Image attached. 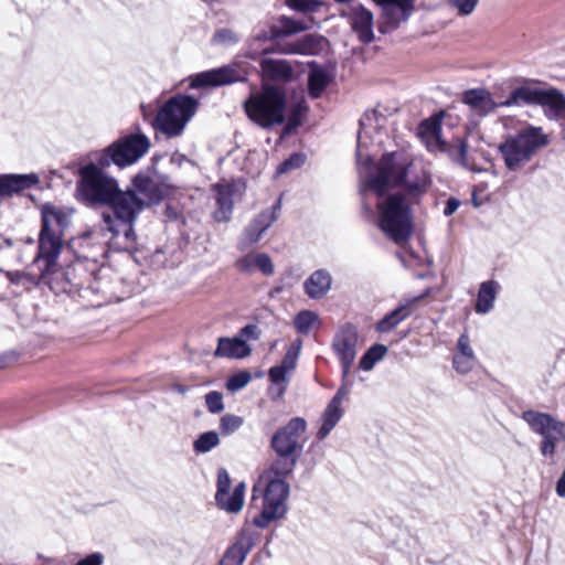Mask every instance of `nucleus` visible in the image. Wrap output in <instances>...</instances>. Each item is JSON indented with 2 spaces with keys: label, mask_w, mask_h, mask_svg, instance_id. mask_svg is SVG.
<instances>
[{
  "label": "nucleus",
  "mask_w": 565,
  "mask_h": 565,
  "mask_svg": "<svg viewBox=\"0 0 565 565\" xmlns=\"http://www.w3.org/2000/svg\"><path fill=\"white\" fill-rule=\"evenodd\" d=\"M360 343L358 327L351 322L342 324L332 340V350L338 358L344 377L350 375Z\"/></svg>",
  "instance_id": "obj_12"
},
{
  "label": "nucleus",
  "mask_w": 565,
  "mask_h": 565,
  "mask_svg": "<svg viewBox=\"0 0 565 565\" xmlns=\"http://www.w3.org/2000/svg\"><path fill=\"white\" fill-rule=\"evenodd\" d=\"M386 122V117L379 114L376 110L366 111L360 119V129L358 134V150L356 158L361 162L363 158L365 161H370L367 154L364 156V149H367L370 145H376L382 147L384 143L382 129Z\"/></svg>",
  "instance_id": "obj_14"
},
{
  "label": "nucleus",
  "mask_w": 565,
  "mask_h": 565,
  "mask_svg": "<svg viewBox=\"0 0 565 565\" xmlns=\"http://www.w3.org/2000/svg\"><path fill=\"white\" fill-rule=\"evenodd\" d=\"M313 18L294 19L287 15H280L274 25V35L279 38L291 36L311 29Z\"/></svg>",
  "instance_id": "obj_28"
},
{
  "label": "nucleus",
  "mask_w": 565,
  "mask_h": 565,
  "mask_svg": "<svg viewBox=\"0 0 565 565\" xmlns=\"http://www.w3.org/2000/svg\"><path fill=\"white\" fill-rule=\"evenodd\" d=\"M221 440L218 434L214 430H209L199 435L193 443V450L196 454H206L217 447Z\"/></svg>",
  "instance_id": "obj_40"
},
{
  "label": "nucleus",
  "mask_w": 565,
  "mask_h": 565,
  "mask_svg": "<svg viewBox=\"0 0 565 565\" xmlns=\"http://www.w3.org/2000/svg\"><path fill=\"white\" fill-rule=\"evenodd\" d=\"M330 78L321 67H313L308 76V92L312 98H319L327 88Z\"/></svg>",
  "instance_id": "obj_36"
},
{
  "label": "nucleus",
  "mask_w": 565,
  "mask_h": 565,
  "mask_svg": "<svg viewBox=\"0 0 565 565\" xmlns=\"http://www.w3.org/2000/svg\"><path fill=\"white\" fill-rule=\"evenodd\" d=\"M205 405L210 413L220 414L224 411L223 394L218 391H211L205 395Z\"/></svg>",
  "instance_id": "obj_45"
},
{
  "label": "nucleus",
  "mask_w": 565,
  "mask_h": 565,
  "mask_svg": "<svg viewBox=\"0 0 565 565\" xmlns=\"http://www.w3.org/2000/svg\"><path fill=\"white\" fill-rule=\"evenodd\" d=\"M77 190L92 205L108 206L103 212L99 230L109 250L135 253L138 250L135 223L140 214L141 201L130 188L121 190L118 181L106 174L95 163L79 170Z\"/></svg>",
  "instance_id": "obj_1"
},
{
  "label": "nucleus",
  "mask_w": 565,
  "mask_h": 565,
  "mask_svg": "<svg viewBox=\"0 0 565 565\" xmlns=\"http://www.w3.org/2000/svg\"><path fill=\"white\" fill-rule=\"evenodd\" d=\"M256 268L266 276H270L275 271L271 258L265 253H256Z\"/></svg>",
  "instance_id": "obj_50"
},
{
  "label": "nucleus",
  "mask_w": 565,
  "mask_h": 565,
  "mask_svg": "<svg viewBox=\"0 0 565 565\" xmlns=\"http://www.w3.org/2000/svg\"><path fill=\"white\" fill-rule=\"evenodd\" d=\"M244 491L245 484L239 483L235 487L232 493L226 492L224 493V497L215 499L216 503L222 510H225L226 512L237 513L243 508Z\"/></svg>",
  "instance_id": "obj_35"
},
{
  "label": "nucleus",
  "mask_w": 565,
  "mask_h": 565,
  "mask_svg": "<svg viewBox=\"0 0 565 565\" xmlns=\"http://www.w3.org/2000/svg\"><path fill=\"white\" fill-rule=\"evenodd\" d=\"M318 320L319 316L316 312L303 310L295 317L294 323L299 333L307 334Z\"/></svg>",
  "instance_id": "obj_41"
},
{
  "label": "nucleus",
  "mask_w": 565,
  "mask_h": 565,
  "mask_svg": "<svg viewBox=\"0 0 565 565\" xmlns=\"http://www.w3.org/2000/svg\"><path fill=\"white\" fill-rule=\"evenodd\" d=\"M236 268L242 273H252L256 268V254H247L236 260Z\"/></svg>",
  "instance_id": "obj_54"
},
{
  "label": "nucleus",
  "mask_w": 565,
  "mask_h": 565,
  "mask_svg": "<svg viewBox=\"0 0 565 565\" xmlns=\"http://www.w3.org/2000/svg\"><path fill=\"white\" fill-rule=\"evenodd\" d=\"M9 355L4 354L2 356H0V369L2 367H6L7 366V360H8Z\"/></svg>",
  "instance_id": "obj_63"
},
{
  "label": "nucleus",
  "mask_w": 565,
  "mask_h": 565,
  "mask_svg": "<svg viewBox=\"0 0 565 565\" xmlns=\"http://www.w3.org/2000/svg\"><path fill=\"white\" fill-rule=\"evenodd\" d=\"M499 289L500 285L495 280H487L480 285L475 307L478 313L484 315L492 310Z\"/></svg>",
  "instance_id": "obj_33"
},
{
  "label": "nucleus",
  "mask_w": 565,
  "mask_h": 565,
  "mask_svg": "<svg viewBox=\"0 0 565 565\" xmlns=\"http://www.w3.org/2000/svg\"><path fill=\"white\" fill-rule=\"evenodd\" d=\"M300 457L292 455H277L270 467L263 473L264 478L286 480L295 470Z\"/></svg>",
  "instance_id": "obj_30"
},
{
  "label": "nucleus",
  "mask_w": 565,
  "mask_h": 565,
  "mask_svg": "<svg viewBox=\"0 0 565 565\" xmlns=\"http://www.w3.org/2000/svg\"><path fill=\"white\" fill-rule=\"evenodd\" d=\"M307 423L302 417L291 418L271 437L270 446L276 455H292L301 457L305 443Z\"/></svg>",
  "instance_id": "obj_11"
},
{
  "label": "nucleus",
  "mask_w": 565,
  "mask_h": 565,
  "mask_svg": "<svg viewBox=\"0 0 565 565\" xmlns=\"http://www.w3.org/2000/svg\"><path fill=\"white\" fill-rule=\"evenodd\" d=\"M402 194H392L377 203L380 210V228L396 244L405 243L413 232V220L409 203Z\"/></svg>",
  "instance_id": "obj_6"
},
{
  "label": "nucleus",
  "mask_w": 565,
  "mask_h": 565,
  "mask_svg": "<svg viewBox=\"0 0 565 565\" xmlns=\"http://www.w3.org/2000/svg\"><path fill=\"white\" fill-rule=\"evenodd\" d=\"M250 381V374L247 372H239L234 375H232L227 383L226 387L228 391L236 392L238 390H242L245 387L248 382Z\"/></svg>",
  "instance_id": "obj_48"
},
{
  "label": "nucleus",
  "mask_w": 565,
  "mask_h": 565,
  "mask_svg": "<svg viewBox=\"0 0 565 565\" xmlns=\"http://www.w3.org/2000/svg\"><path fill=\"white\" fill-rule=\"evenodd\" d=\"M280 210L281 198H279L270 209L262 211L258 215L254 217V220L252 221L254 223V226H257L258 230L264 234L278 218Z\"/></svg>",
  "instance_id": "obj_39"
},
{
  "label": "nucleus",
  "mask_w": 565,
  "mask_h": 565,
  "mask_svg": "<svg viewBox=\"0 0 565 565\" xmlns=\"http://www.w3.org/2000/svg\"><path fill=\"white\" fill-rule=\"evenodd\" d=\"M386 353L387 348L384 344H373L360 359L359 369L365 372L371 371L374 365L385 356Z\"/></svg>",
  "instance_id": "obj_38"
},
{
  "label": "nucleus",
  "mask_w": 565,
  "mask_h": 565,
  "mask_svg": "<svg viewBox=\"0 0 565 565\" xmlns=\"http://www.w3.org/2000/svg\"><path fill=\"white\" fill-rule=\"evenodd\" d=\"M131 193L141 201L140 213L149 205L158 203L164 196L160 184L152 178L145 174H137L132 179Z\"/></svg>",
  "instance_id": "obj_17"
},
{
  "label": "nucleus",
  "mask_w": 565,
  "mask_h": 565,
  "mask_svg": "<svg viewBox=\"0 0 565 565\" xmlns=\"http://www.w3.org/2000/svg\"><path fill=\"white\" fill-rule=\"evenodd\" d=\"M428 185L429 175L423 167L415 164L406 152L393 151L383 154L374 173L365 179L361 194L364 200L369 190L383 196L387 188H401L405 196L417 200Z\"/></svg>",
  "instance_id": "obj_3"
},
{
  "label": "nucleus",
  "mask_w": 565,
  "mask_h": 565,
  "mask_svg": "<svg viewBox=\"0 0 565 565\" xmlns=\"http://www.w3.org/2000/svg\"><path fill=\"white\" fill-rule=\"evenodd\" d=\"M418 134L429 151H439L446 147L441 138V121L437 117L424 120L418 127Z\"/></svg>",
  "instance_id": "obj_25"
},
{
  "label": "nucleus",
  "mask_w": 565,
  "mask_h": 565,
  "mask_svg": "<svg viewBox=\"0 0 565 565\" xmlns=\"http://www.w3.org/2000/svg\"><path fill=\"white\" fill-rule=\"evenodd\" d=\"M343 414L344 409L342 407L328 404L321 416V427L317 433V437L319 439H324L340 422Z\"/></svg>",
  "instance_id": "obj_34"
},
{
  "label": "nucleus",
  "mask_w": 565,
  "mask_h": 565,
  "mask_svg": "<svg viewBox=\"0 0 565 565\" xmlns=\"http://www.w3.org/2000/svg\"><path fill=\"white\" fill-rule=\"evenodd\" d=\"M476 362H477L476 356L468 358V356H463V355H455L452 364L457 372H459L461 374H467L468 372H470L473 369Z\"/></svg>",
  "instance_id": "obj_49"
},
{
  "label": "nucleus",
  "mask_w": 565,
  "mask_h": 565,
  "mask_svg": "<svg viewBox=\"0 0 565 565\" xmlns=\"http://www.w3.org/2000/svg\"><path fill=\"white\" fill-rule=\"evenodd\" d=\"M247 71L238 63H231L222 67L198 73L191 76L190 88H201L206 86H223L236 82L247 81Z\"/></svg>",
  "instance_id": "obj_13"
},
{
  "label": "nucleus",
  "mask_w": 565,
  "mask_h": 565,
  "mask_svg": "<svg viewBox=\"0 0 565 565\" xmlns=\"http://www.w3.org/2000/svg\"><path fill=\"white\" fill-rule=\"evenodd\" d=\"M104 556L102 553H92L79 559L75 565H103Z\"/></svg>",
  "instance_id": "obj_58"
},
{
  "label": "nucleus",
  "mask_w": 565,
  "mask_h": 565,
  "mask_svg": "<svg viewBox=\"0 0 565 565\" xmlns=\"http://www.w3.org/2000/svg\"><path fill=\"white\" fill-rule=\"evenodd\" d=\"M298 355L299 347L296 349L289 348L281 363L269 369L268 377L271 382V386L269 387V395L271 399L279 401L285 395L288 386L287 374L295 370Z\"/></svg>",
  "instance_id": "obj_15"
},
{
  "label": "nucleus",
  "mask_w": 565,
  "mask_h": 565,
  "mask_svg": "<svg viewBox=\"0 0 565 565\" xmlns=\"http://www.w3.org/2000/svg\"><path fill=\"white\" fill-rule=\"evenodd\" d=\"M287 4L299 12H307L313 9L315 0H287Z\"/></svg>",
  "instance_id": "obj_56"
},
{
  "label": "nucleus",
  "mask_w": 565,
  "mask_h": 565,
  "mask_svg": "<svg viewBox=\"0 0 565 565\" xmlns=\"http://www.w3.org/2000/svg\"><path fill=\"white\" fill-rule=\"evenodd\" d=\"M347 17L352 30L363 43H371L374 40L373 13L362 4L350 7Z\"/></svg>",
  "instance_id": "obj_18"
},
{
  "label": "nucleus",
  "mask_w": 565,
  "mask_h": 565,
  "mask_svg": "<svg viewBox=\"0 0 565 565\" xmlns=\"http://www.w3.org/2000/svg\"><path fill=\"white\" fill-rule=\"evenodd\" d=\"M539 105L548 119L565 120V95L559 89H544Z\"/></svg>",
  "instance_id": "obj_27"
},
{
  "label": "nucleus",
  "mask_w": 565,
  "mask_h": 565,
  "mask_svg": "<svg viewBox=\"0 0 565 565\" xmlns=\"http://www.w3.org/2000/svg\"><path fill=\"white\" fill-rule=\"evenodd\" d=\"M462 103L478 116L483 117L494 109L502 107L500 102H494L489 90L484 88H473L462 94Z\"/></svg>",
  "instance_id": "obj_23"
},
{
  "label": "nucleus",
  "mask_w": 565,
  "mask_h": 565,
  "mask_svg": "<svg viewBox=\"0 0 565 565\" xmlns=\"http://www.w3.org/2000/svg\"><path fill=\"white\" fill-rule=\"evenodd\" d=\"M231 488V479L225 469L218 470L217 473V491L215 499L224 497V493L228 492Z\"/></svg>",
  "instance_id": "obj_51"
},
{
  "label": "nucleus",
  "mask_w": 565,
  "mask_h": 565,
  "mask_svg": "<svg viewBox=\"0 0 565 565\" xmlns=\"http://www.w3.org/2000/svg\"><path fill=\"white\" fill-rule=\"evenodd\" d=\"M172 387L175 392L180 394H184L189 391V387L182 384H174Z\"/></svg>",
  "instance_id": "obj_62"
},
{
  "label": "nucleus",
  "mask_w": 565,
  "mask_h": 565,
  "mask_svg": "<svg viewBox=\"0 0 565 565\" xmlns=\"http://www.w3.org/2000/svg\"><path fill=\"white\" fill-rule=\"evenodd\" d=\"M247 118L265 130H271L286 121L287 96L284 88L264 83L243 103Z\"/></svg>",
  "instance_id": "obj_4"
},
{
  "label": "nucleus",
  "mask_w": 565,
  "mask_h": 565,
  "mask_svg": "<svg viewBox=\"0 0 565 565\" xmlns=\"http://www.w3.org/2000/svg\"><path fill=\"white\" fill-rule=\"evenodd\" d=\"M199 108V100L190 95L178 94L169 98L158 110L153 127L168 138L183 134L188 122Z\"/></svg>",
  "instance_id": "obj_7"
},
{
  "label": "nucleus",
  "mask_w": 565,
  "mask_h": 565,
  "mask_svg": "<svg viewBox=\"0 0 565 565\" xmlns=\"http://www.w3.org/2000/svg\"><path fill=\"white\" fill-rule=\"evenodd\" d=\"M239 41V36L231 29H221L216 31L212 38L214 44L232 45Z\"/></svg>",
  "instance_id": "obj_46"
},
{
  "label": "nucleus",
  "mask_w": 565,
  "mask_h": 565,
  "mask_svg": "<svg viewBox=\"0 0 565 565\" xmlns=\"http://www.w3.org/2000/svg\"><path fill=\"white\" fill-rule=\"evenodd\" d=\"M300 345H301V342H300V341H298L297 343H294L290 348H295V349H296V348H298V347L300 348Z\"/></svg>",
  "instance_id": "obj_64"
},
{
  "label": "nucleus",
  "mask_w": 565,
  "mask_h": 565,
  "mask_svg": "<svg viewBox=\"0 0 565 565\" xmlns=\"http://www.w3.org/2000/svg\"><path fill=\"white\" fill-rule=\"evenodd\" d=\"M544 89L523 85L513 89L505 100L500 102L503 107L539 105Z\"/></svg>",
  "instance_id": "obj_29"
},
{
  "label": "nucleus",
  "mask_w": 565,
  "mask_h": 565,
  "mask_svg": "<svg viewBox=\"0 0 565 565\" xmlns=\"http://www.w3.org/2000/svg\"><path fill=\"white\" fill-rule=\"evenodd\" d=\"M150 148L149 138L141 134H129L120 137L103 150L98 164L103 168L115 164L126 168L136 163Z\"/></svg>",
  "instance_id": "obj_10"
},
{
  "label": "nucleus",
  "mask_w": 565,
  "mask_h": 565,
  "mask_svg": "<svg viewBox=\"0 0 565 565\" xmlns=\"http://www.w3.org/2000/svg\"><path fill=\"white\" fill-rule=\"evenodd\" d=\"M254 545L255 532L250 529H243L236 542L226 550L218 565H243Z\"/></svg>",
  "instance_id": "obj_19"
},
{
  "label": "nucleus",
  "mask_w": 565,
  "mask_h": 565,
  "mask_svg": "<svg viewBox=\"0 0 565 565\" xmlns=\"http://www.w3.org/2000/svg\"><path fill=\"white\" fill-rule=\"evenodd\" d=\"M382 8L384 23L382 32L396 30L402 23L408 21L414 11L415 0H373Z\"/></svg>",
  "instance_id": "obj_16"
},
{
  "label": "nucleus",
  "mask_w": 565,
  "mask_h": 565,
  "mask_svg": "<svg viewBox=\"0 0 565 565\" xmlns=\"http://www.w3.org/2000/svg\"><path fill=\"white\" fill-rule=\"evenodd\" d=\"M444 153H447L448 157L463 167L467 166V143L462 140H459L455 145L446 143V147L443 149Z\"/></svg>",
  "instance_id": "obj_42"
},
{
  "label": "nucleus",
  "mask_w": 565,
  "mask_h": 565,
  "mask_svg": "<svg viewBox=\"0 0 565 565\" xmlns=\"http://www.w3.org/2000/svg\"><path fill=\"white\" fill-rule=\"evenodd\" d=\"M308 106L303 99L292 105L289 109V114H286V121L284 127V135L291 134L296 128L302 124V119L307 114Z\"/></svg>",
  "instance_id": "obj_37"
},
{
  "label": "nucleus",
  "mask_w": 565,
  "mask_h": 565,
  "mask_svg": "<svg viewBox=\"0 0 565 565\" xmlns=\"http://www.w3.org/2000/svg\"><path fill=\"white\" fill-rule=\"evenodd\" d=\"M236 337L242 338L246 342L247 340H258L260 337V330L257 324H247L238 331Z\"/></svg>",
  "instance_id": "obj_55"
},
{
  "label": "nucleus",
  "mask_w": 565,
  "mask_h": 565,
  "mask_svg": "<svg viewBox=\"0 0 565 565\" xmlns=\"http://www.w3.org/2000/svg\"><path fill=\"white\" fill-rule=\"evenodd\" d=\"M40 183V177L36 173L0 174V198H11L25 190L32 189Z\"/></svg>",
  "instance_id": "obj_20"
},
{
  "label": "nucleus",
  "mask_w": 565,
  "mask_h": 565,
  "mask_svg": "<svg viewBox=\"0 0 565 565\" xmlns=\"http://www.w3.org/2000/svg\"><path fill=\"white\" fill-rule=\"evenodd\" d=\"M260 68L263 76L270 81H288L292 76V67L285 60L263 58Z\"/></svg>",
  "instance_id": "obj_31"
},
{
  "label": "nucleus",
  "mask_w": 565,
  "mask_h": 565,
  "mask_svg": "<svg viewBox=\"0 0 565 565\" xmlns=\"http://www.w3.org/2000/svg\"><path fill=\"white\" fill-rule=\"evenodd\" d=\"M72 209L45 203L41 207V230L39 233L38 253L33 265L38 267L40 275L21 271L8 273V278L13 284H44L54 292L71 291L68 273L60 269L58 258L64 246V232L71 224Z\"/></svg>",
  "instance_id": "obj_2"
},
{
  "label": "nucleus",
  "mask_w": 565,
  "mask_h": 565,
  "mask_svg": "<svg viewBox=\"0 0 565 565\" xmlns=\"http://www.w3.org/2000/svg\"><path fill=\"white\" fill-rule=\"evenodd\" d=\"M424 298V295L405 298L401 300L399 305L385 315L375 326V329L380 333H388L394 330L402 321L411 315V308L420 301Z\"/></svg>",
  "instance_id": "obj_22"
},
{
  "label": "nucleus",
  "mask_w": 565,
  "mask_h": 565,
  "mask_svg": "<svg viewBox=\"0 0 565 565\" xmlns=\"http://www.w3.org/2000/svg\"><path fill=\"white\" fill-rule=\"evenodd\" d=\"M455 355H463V356H476L471 345L470 340L467 333H462L457 342V352Z\"/></svg>",
  "instance_id": "obj_53"
},
{
  "label": "nucleus",
  "mask_w": 565,
  "mask_h": 565,
  "mask_svg": "<svg viewBox=\"0 0 565 565\" xmlns=\"http://www.w3.org/2000/svg\"><path fill=\"white\" fill-rule=\"evenodd\" d=\"M548 142V137L541 127L527 126L514 135H509L498 146V151L505 168L514 172L530 162Z\"/></svg>",
  "instance_id": "obj_5"
},
{
  "label": "nucleus",
  "mask_w": 565,
  "mask_h": 565,
  "mask_svg": "<svg viewBox=\"0 0 565 565\" xmlns=\"http://www.w3.org/2000/svg\"><path fill=\"white\" fill-rule=\"evenodd\" d=\"M216 209L213 213L217 222H228L234 206L235 185L228 182H218L212 186Z\"/></svg>",
  "instance_id": "obj_21"
},
{
  "label": "nucleus",
  "mask_w": 565,
  "mask_h": 565,
  "mask_svg": "<svg viewBox=\"0 0 565 565\" xmlns=\"http://www.w3.org/2000/svg\"><path fill=\"white\" fill-rule=\"evenodd\" d=\"M332 280V275L329 270L317 269L305 280V294L310 299H321L331 289Z\"/></svg>",
  "instance_id": "obj_26"
},
{
  "label": "nucleus",
  "mask_w": 565,
  "mask_h": 565,
  "mask_svg": "<svg viewBox=\"0 0 565 565\" xmlns=\"http://www.w3.org/2000/svg\"><path fill=\"white\" fill-rule=\"evenodd\" d=\"M556 494L561 498H565V470L556 482Z\"/></svg>",
  "instance_id": "obj_61"
},
{
  "label": "nucleus",
  "mask_w": 565,
  "mask_h": 565,
  "mask_svg": "<svg viewBox=\"0 0 565 565\" xmlns=\"http://www.w3.org/2000/svg\"><path fill=\"white\" fill-rule=\"evenodd\" d=\"M460 206V201L454 196L449 198L446 202V206L444 209V215L450 216L452 215L458 207Z\"/></svg>",
  "instance_id": "obj_60"
},
{
  "label": "nucleus",
  "mask_w": 565,
  "mask_h": 565,
  "mask_svg": "<svg viewBox=\"0 0 565 565\" xmlns=\"http://www.w3.org/2000/svg\"><path fill=\"white\" fill-rule=\"evenodd\" d=\"M529 428L541 436L540 452L545 458L554 457L557 445L565 443V420H559L548 413L527 409L521 414Z\"/></svg>",
  "instance_id": "obj_9"
},
{
  "label": "nucleus",
  "mask_w": 565,
  "mask_h": 565,
  "mask_svg": "<svg viewBox=\"0 0 565 565\" xmlns=\"http://www.w3.org/2000/svg\"><path fill=\"white\" fill-rule=\"evenodd\" d=\"M450 6L456 8L458 10V12L462 15H468L470 14L477 3H478V0H448Z\"/></svg>",
  "instance_id": "obj_52"
},
{
  "label": "nucleus",
  "mask_w": 565,
  "mask_h": 565,
  "mask_svg": "<svg viewBox=\"0 0 565 565\" xmlns=\"http://www.w3.org/2000/svg\"><path fill=\"white\" fill-rule=\"evenodd\" d=\"M243 424V417L233 414H226L220 419V429L223 435L228 436L238 430Z\"/></svg>",
  "instance_id": "obj_43"
},
{
  "label": "nucleus",
  "mask_w": 565,
  "mask_h": 565,
  "mask_svg": "<svg viewBox=\"0 0 565 565\" xmlns=\"http://www.w3.org/2000/svg\"><path fill=\"white\" fill-rule=\"evenodd\" d=\"M341 375H342L341 385L338 388L335 395L329 402V404L338 406V407H342L341 404L348 397V395L350 394V390H351V386H352V383L349 381V376L344 377L342 372H341Z\"/></svg>",
  "instance_id": "obj_47"
},
{
  "label": "nucleus",
  "mask_w": 565,
  "mask_h": 565,
  "mask_svg": "<svg viewBox=\"0 0 565 565\" xmlns=\"http://www.w3.org/2000/svg\"><path fill=\"white\" fill-rule=\"evenodd\" d=\"M274 39H278V36L274 35V25H270L269 31H260L256 33L253 38V42H267Z\"/></svg>",
  "instance_id": "obj_59"
},
{
  "label": "nucleus",
  "mask_w": 565,
  "mask_h": 565,
  "mask_svg": "<svg viewBox=\"0 0 565 565\" xmlns=\"http://www.w3.org/2000/svg\"><path fill=\"white\" fill-rule=\"evenodd\" d=\"M252 347L242 338L222 337L217 341L214 356L221 359H244L249 356Z\"/></svg>",
  "instance_id": "obj_24"
},
{
  "label": "nucleus",
  "mask_w": 565,
  "mask_h": 565,
  "mask_svg": "<svg viewBox=\"0 0 565 565\" xmlns=\"http://www.w3.org/2000/svg\"><path fill=\"white\" fill-rule=\"evenodd\" d=\"M324 38L318 34H305L297 41L288 44L286 53L300 55H315L322 49Z\"/></svg>",
  "instance_id": "obj_32"
},
{
  "label": "nucleus",
  "mask_w": 565,
  "mask_h": 565,
  "mask_svg": "<svg viewBox=\"0 0 565 565\" xmlns=\"http://www.w3.org/2000/svg\"><path fill=\"white\" fill-rule=\"evenodd\" d=\"M306 156L300 152L292 153L289 158L284 160L277 168L276 173L278 175L299 169L303 166Z\"/></svg>",
  "instance_id": "obj_44"
},
{
  "label": "nucleus",
  "mask_w": 565,
  "mask_h": 565,
  "mask_svg": "<svg viewBox=\"0 0 565 565\" xmlns=\"http://www.w3.org/2000/svg\"><path fill=\"white\" fill-rule=\"evenodd\" d=\"M262 235L263 233L258 230L257 226H254L253 222L249 223L244 233L245 241L250 245L258 242Z\"/></svg>",
  "instance_id": "obj_57"
},
{
  "label": "nucleus",
  "mask_w": 565,
  "mask_h": 565,
  "mask_svg": "<svg viewBox=\"0 0 565 565\" xmlns=\"http://www.w3.org/2000/svg\"><path fill=\"white\" fill-rule=\"evenodd\" d=\"M260 483H264V489L260 490L263 495L262 511L254 516L253 523L257 527H266L271 521L280 519L285 515L286 500L289 495L290 487L286 480L271 479L260 477L259 483L253 489V500L256 499V492Z\"/></svg>",
  "instance_id": "obj_8"
}]
</instances>
